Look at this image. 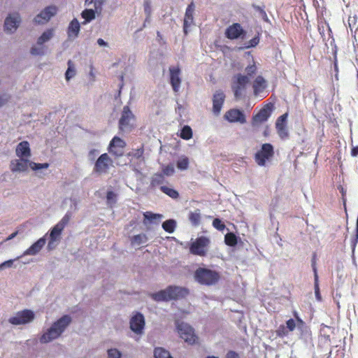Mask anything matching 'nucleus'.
<instances>
[{"mask_svg": "<svg viewBox=\"0 0 358 358\" xmlns=\"http://www.w3.org/2000/svg\"><path fill=\"white\" fill-rule=\"evenodd\" d=\"M71 322V317L69 315H63L55 321L50 327L43 331L40 337L41 343H48L58 338L66 329Z\"/></svg>", "mask_w": 358, "mask_h": 358, "instance_id": "1", "label": "nucleus"}, {"mask_svg": "<svg viewBox=\"0 0 358 358\" xmlns=\"http://www.w3.org/2000/svg\"><path fill=\"white\" fill-rule=\"evenodd\" d=\"M188 294L185 288L177 286H169L166 289L150 294L155 301H168L185 297Z\"/></svg>", "mask_w": 358, "mask_h": 358, "instance_id": "2", "label": "nucleus"}, {"mask_svg": "<svg viewBox=\"0 0 358 358\" xmlns=\"http://www.w3.org/2000/svg\"><path fill=\"white\" fill-rule=\"evenodd\" d=\"M49 164L48 163L38 164L29 161L27 158L19 157V159H13L10 162V169L12 172H24L30 167L34 171L42 169H48Z\"/></svg>", "mask_w": 358, "mask_h": 358, "instance_id": "3", "label": "nucleus"}, {"mask_svg": "<svg viewBox=\"0 0 358 358\" xmlns=\"http://www.w3.org/2000/svg\"><path fill=\"white\" fill-rule=\"evenodd\" d=\"M195 280L201 285H212L215 284L220 275L218 273L210 269L199 268L194 273Z\"/></svg>", "mask_w": 358, "mask_h": 358, "instance_id": "4", "label": "nucleus"}, {"mask_svg": "<svg viewBox=\"0 0 358 358\" xmlns=\"http://www.w3.org/2000/svg\"><path fill=\"white\" fill-rule=\"evenodd\" d=\"M250 78L247 76L238 73L233 78L231 88L236 99H240L243 95Z\"/></svg>", "mask_w": 358, "mask_h": 358, "instance_id": "5", "label": "nucleus"}, {"mask_svg": "<svg viewBox=\"0 0 358 358\" xmlns=\"http://www.w3.org/2000/svg\"><path fill=\"white\" fill-rule=\"evenodd\" d=\"M274 154L273 147L270 143H264L261 149L255 154V159L260 166H264L266 161L271 159Z\"/></svg>", "mask_w": 358, "mask_h": 358, "instance_id": "6", "label": "nucleus"}, {"mask_svg": "<svg viewBox=\"0 0 358 358\" xmlns=\"http://www.w3.org/2000/svg\"><path fill=\"white\" fill-rule=\"evenodd\" d=\"M145 325V317L141 313H136L130 318L129 328L136 336H141L144 334Z\"/></svg>", "mask_w": 358, "mask_h": 358, "instance_id": "7", "label": "nucleus"}, {"mask_svg": "<svg viewBox=\"0 0 358 358\" xmlns=\"http://www.w3.org/2000/svg\"><path fill=\"white\" fill-rule=\"evenodd\" d=\"M177 330L181 338L189 344H194L197 337L193 328L185 322L177 323Z\"/></svg>", "mask_w": 358, "mask_h": 358, "instance_id": "8", "label": "nucleus"}, {"mask_svg": "<svg viewBox=\"0 0 358 358\" xmlns=\"http://www.w3.org/2000/svg\"><path fill=\"white\" fill-rule=\"evenodd\" d=\"M113 164V160L110 159L107 153L101 155L96 159L93 172L102 175L108 172L109 168Z\"/></svg>", "mask_w": 358, "mask_h": 358, "instance_id": "9", "label": "nucleus"}, {"mask_svg": "<svg viewBox=\"0 0 358 358\" xmlns=\"http://www.w3.org/2000/svg\"><path fill=\"white\" fill-rule=\"evenodd\" d=\"M20 23L21 16L18 12L9 13L4 21V31L8 34H13Z\"/></svg>", "mask_w": 358, "mask_h": 358, "instance_id": "10", "label": "nucleus"}, {"mask_svg": "<svg viewBox=\"0 0 358 358\" xmlns=\"http://www.w3.org/2000/svg\"><path fill=\"white\" fill-rule=\"evenodd\" d=\"M34 318V313L30 310L17 312L15 315L9 318V322L14 325L25 324L31 322Z\"/></svg>", "mask_w": 358, "mask_h": 358, "instance_id": "11", "label": "nucleus"}, {"mask_svg": "<svg viewBox=\"0 0 358 358\" xmlns=\"http://www.w3.org/2000/svg\"><path fill=\"white\" fill-rule=\"evenodd\" d=\"M273 108V105L271 103L266 104L263 108H262L255 115L253 116L252 120V126L256 127L267 121L271 115Z\"/></svg>", "mask_w": 358, "mask_h": 358, "instance_id": "12", "label": "nucleus"}, {"mask_svg": "<svg viewBox=\"0 0 358 358\" xmlns=\"http://www.w3.org/2000/svg\"><path fill=\"white\" fill-rule=\"evenodd\" d=\"M134 119V115L129 107L124 106L121 117L119 121L120 129L123 132H128L131 128L130 122Z\"/></svg>", "mask_w": 358, "mask_h": 358, "instance_id": "13", "label": "nucleus"}, {"mask_svg": "<svg viewBox=\"0 0 358 358\" xmlns=\"http://www.w3.org/2000/svg\"><path fill=\"white\" fill-rule=\"evenodd\" d=\"M125 146L126 143L122 139L115 136L110 142L108 152L116 157H121L124 155Z\"/></svg>", "mask_w": 358, "mask_h": 358, "instance_id": "14", "label": "nucleus"}, {"mask_svg": "<svg viewBox=\"0 0 358 358\" xmlns=\"http://www.w3.org/2000/svg\"><path fill=\"white\" fill-rule=\"evenodd\" d=\"M209 239L201 236L198 238L190 247V252L196 255L203 256L206 254V248L209 243Z\"/></svg>", "mask_w": 358, "mask_h": 358, "instance_id": "15", "label": "nucleus"}, {"mask_svg": "<svg viewBox=\"0 0 358 358\" xmlns=\"http://www.w3.org/2000/svg\"><path fill=\"white\" fill-rule=\"evenodd\" d=\"M245 34V31L239 23H234L225 30V36L231 40L243 38Z\"/></svg>", "mask_w": 358, "mask_h": 358, "instance_id": "16", "label": "nucleus"}, {"mask_svg": "<svg viewBox=\"0 0 358 358\" xmlns=\"http://www.w3.org/2000/svg\"><path fill=\"white\" fill-rule=\"evenodd\" d=\"M56 13V7L48 6L34 17V22L36 24H44L50 20Z\"/></svg>", "mask_w": 358, "mask_h": 358, "instance_id": "17", "label": "nucleus"}, {"mask_svg": "<svg viewBox=\"0 0 358 358\" xmlns=\"http://www.w3.org/2000/svg\"><path fill=\"white\" fill-rule=\"evenodd\" d=\"M224 118L229 122H238L244 124L246 122V118L243 111L238 109H231L226 112Z\"/></svg>", "mask_w": 358, "mask_h": 358, "instance_id": "18", "label": "nucleus"}, {"mask_svg": "<svg viewBox=\"0 0 358 358\" xmlns=\"http://www.w3.org/2000/svg\"><path fill=\"white\" fill-rule=\"evenodd\" d=\"M225 100V94L221 90L215 91L213 96V112L215 115L220 113Z\"/></svg>", "mask_w": 358, "mask_h": 358, "instance_id": "19", "label": "nucleus"}, {"mask_svg": "<svg viewBox=\"0 0 358 358\" xmlns=\"http://www.w3.org/2000/svg\"><path fill=\"white\" fill-rule=\"evenodd\" d=\"M296 320L294 319H289L286 322V327L289 331H294L296 328L301 331L303 334L306 331L307 327L306 323L298 316L297 313H294Z\"/></svg>", "mask_w": 358, "mask_h": 358, "instance_id": "20", "label": "nucleus"}, {"mask_svg": "<svg viewBox=\"0 0 358 358\" xmlns=\"http://www.w3.org/2000/svg\"><path fill=\"white\" fill-rule=\"evenodd\" d=\"M62 231L63 229L58 227L57 224L52 227L49 234V240L48 243V250H52L55 248L60 240Z\"/></svg>", "mask_w": 358, "mask_h": 358, "instance_id": "21", "label": "nucleus"}, {"mask_svg": "<svg viewBox=\"0 0 358 358\" xmlns=\"http://www.w3.org/2000/svg\"><path fill=\"white\" fill-rule=\"evenodd\" d=\"M194 3L189 4L186 8L183 23V31L185 35L189 32V27L194 23Z\"/></svg>", "mask_w": 358, "mask_h": 358, "instance_id": "22", "label": "nucleus"}, {"mask_svg": "<svg viewBox=\"0 0 358 358\" xmlns=\"http://www.w3.org/2000/svg\"><path fill=\"white\" fill-rule=\"evenodd\" d=\"M170 82L173 90L178 92L180 90L181 78L180 77V70L178 67L172 66L169 68Z\"/></svg>", "mask_w": 358, "mask_h": 358, "instance_id": "23", "label": "nucleus"}, {"mask_svg": "<svg viewBox=\"0 0 358 358\" xmlns=\"http://www.w3.org/2000/svg\"><path fill=\"white\" fill-rule=\"evenodd\" d=\"M47 235L48 234H45L43 237L39 238L34 244H32L28 249H27L24 252L22 256L37 255L45 245Z\"/></svg>", "mask_w": 358, "mask_h": 358, "instance_id": "24", "label": "nucleus"}, {"mask_svg": "<svg viewBox=\"0 0 358 358\" xmlns=\"http://www.w3.org/2000/svg\"><path fill=\"white\" fill-rule=\"evenodd\" d=\"M16 155L18 157L28 158L31 155L29 144L27 141L20 143L15 150Z\"/></svg>", "mask_w": 358, "mask_h": 358, "instance_id": "25", "label": "nucleus"}, {"mask_svg": "<svg viewBox=\"0 0 358 358\" xmlns=\"http://www.w3.org/2000/svg\"><path fill=\"white\" fill-rule=\"evenodd\" d=\"M144 220L143 224L146 225L148 222L158 224L160 220L162 218V215L153 213L152 212L147 211L143 213Z\"/></svg>", "mask_w": 358, "mask_h": 358, "instance_id": "26", "label": "nucleus"}, {"mask_svg": "<svg viewBox=\"0 0 358 358\" xmlns=\"http://www.w3.org/2000/svg\"><path fill=\"white\" fill-rule=\"evenodd\" d=\"M266 87V80L261 76H258L253 83L254 94L258 95L260 92H263Z\"/></svg>", "mask_w": 358, "mask_h": 358, "instance_id": "27", "label": "nucleus"}, {"mask_svg": "<svg viewBox=\"0 0 358 358\" xmlns=\"http://www.w3.org/2000/svg\"><path fill=\"white\" fill-rule=\"evenodd\" d=\"M80 26L77 19H73L68 27V36L69 38H75L78 36Z\"/></svg>", "mask_w": 358, "mask_h": 358, "instance_id": "28", "label": "nucleus"}, {"mask_svg": "<svg viewBox=\"0 0 358 358\" xmlns=\"http://www.w3.org/2000/svg\"><path fill=\"white\" fill-rule=\"evenodd\" d=\"M54 36V29H48L45 30L37 40V45H41L48 42Z\"/></svg>", "mask_w": 358, "mask_h": 358, "instance_id": "29", "label": "nucleus"}, {"mask_svg": "<svg viewBox=\"0 0 358 358\" xmlns=\"http://www.w3.org/2000/svg\"><path fill=\"white\" fill-rule=\"evenodd\" d=\"M165 182V178L162 173H155L151 178L150 187L155 188L159 185L162 186Z\"/></svg>", "mask_w": 358, "mask_h": 358, "instance_id": "30", "label": "nucleus"}, {"mask_svg": "<svg viewBox=\"0 0 358 358\" xmlns=\"http://www.w3.org/2000/svg\"><path fill=\"white\" fill-rule=\"evenodd\" d=\"M160 190L173 199H177L179 197V193L176 189H173L171 187H168L166 185L160 186Z\"/></svg>", "mask_w": 358, "mask_h": 358, "instance_id": "31", "label": "nucleus"}, {"mask_svg": "<svg viewBox=\"0 0 358 358\" xmlns=\"http://www.w3.org/2000/svg\"><path fill=\"white\" fill-rule=\"evenodd\" d=\"M176 221L173 219L166 220L162 224V228L164 230L169 234L173 233L176 227Z\"/></svg>", "mask_w": 358, "mask_h": 358, "instance_id": "32", "label": "nucleus"}, {"mask_svg": "<svg viewBox=\"0 0 358 358\" xmlns=\"http://www.w3.org/2000/svg\"><path fill=\"white\" fill-rule=\"evenodd\" d=\"M148 241V236L145 234H141L133 236L131 238V244L133 245H141L145 243Z\"/></svg>", "mask_w": 358, "mask_h": 358, "instance_id": "33", "label": "nucleus"}, {"mask_svg": "<svg viewBox=\"0 0 358 358\" xmlns=\"http://www.w3.org/2000/svg\"><path fill=\"white\" fill-rule=\"evenodd\" d=\"M276 129L278 131V134L281 138H287L288 136L287 129L286 127V124L284 122H280V121L276 122Z\"/></svg>", "mask_w": 358, "mask_h": 358, "instance_id": "34", "label": "nucleus"}, {"mask_svg": "<svg viewBox=\"0 0 358 358\" xmlns=\"http://www.w3.org/2000/svg\"><path fill=\"white\" fill-rule=\"evenodd\" d=\"M155 358H173L169 352L162 348H156L154 351Z\"/></svg>", "mask_w": 358, "mask_h": 358, "instance_id": "35", "label": "nucleus"}, {"mask_svg": "<svg viewBox=\"0 0 358 358\" xmlns=\"http://www.w3.org/2000/svg\"><path fill=\"white\" fill-rule=\"evenodd\" d=\"M30 52L32 55L35 56L44 55L45 54V47L43 45H38L36 44V45L31 47Z\"/></svg>", "mask_w": 358, "mask_h": 358, "instance_id": "36", "label": "nucleus"}, {"mask_svg": "<svg viewBox=\"0 0 358 358\" xmlns=\"http://www.w3.org/2000/svg\"><path fill=\"white\" fill-rule=\"evenodd\" d=\"M180 136L185 140H189L192 137V130L188 125L184 126L181 131Z\"/></svg>", "mask_w": 358, "mask_h": 358, "instance_id": "37", "label": "nucleus"}, {"mask_svg": "<svg viewBox=\"0 0 358 358\" xmlns=\"http://www.w3.org/2000/svg\"><path fill=\"white\" fill-rule=\"evenodd\" d=\"M224 242L227 245L235 246L237 244V236L233 233H227L224 236Z\"/></svg>", "mask_w": 358, "mask_h": 358, "instance_id": "38", "label": "nucleus"}, {"mask_svg": "<svg viewBox=\"0 0 358 358\" xmlns=\"http://www.w3.org/2000/svg\"><path fill=\"white\" fill-rule=\"evenodd\" d=\"M189 166V159L187 157L182 156L177 162V167L181 171L187 170Z\"/></svg>", "mask_w": 358, "mask_h": 358, "instance_id": "39", "label": "nucleus"}, {"mask_svg": "<svg viewBox=\"0 0 358 358\" xmlns=\"http://www.w3.org/2000/svg\"><path fill=\"white\" fill-rule=\"evenodd\" d=\"M107 358H122V352L115 348L107 350Z\"/></svg>", "mask_w": 358, "mask_h": 358, "instance_id": "40", "label": "nucleus"}, {"mask_svg": "<svg viewBox=\"0 0 358 358\" xmlns=\"http://www.w3.org/2000/svg\"><path fill=\"white\" fill-rule=\"evenodd\" d=\"M81 15L85 20V22H89L95 18V12L93 9H85Z\"/></svg>", "mask_w": 358, "mask_h": 358, "instance_id": "41", "label": "nucleus"}, {"mask_svg": "<svg viewBox=\"0 0 358 358\" xmlns=\"http://www.w3.org/2000/svg\"><path fill=\"white\" fill-rule=\"evenodd\" d=\"M189 219L192 224L196 226L199 224L201 220V214L199 210L194 212H191L189 215Z\"/></svg>", "mask_w": 358, "mask_h": 358, "instance_id": "42", "label": "nucleus"}, {"mask_svg": "<svg viewBox=\"0 0 358 358\" xmlns=\"http://www.w3.org/2000/svg\"><path fill=\"white\" fill-rule=\"evenodd\" d=\"M144 12L146 15V21H149L152 15V1L151 0H145L143 3Z\"/></svg>", "mask_w": 358, "mask_h": 358, "instance_id": "43", "label": "nucleus"}, {"mask_svg": "<svg viewBox=\"0 0 358 358\" xmlns=\"http://www.w3.org/2000/svg\"><path fill=\"white\" fill-rule=\"evenodd\" d=\"M143 155V150L142 148L137 149L134 152L129 153V156L132 157V162L134 161V159H136L137 161H140L141 163H143L144 161Z\"/></svg>", "mask_w": 358, "mask_h": 358, "instance_id": "44", "label": "nucleus"}, {"mask_svg": "<svg viewBox=\"0 0 358 358\" xmlns=\"http://www.w3.org/2000/svg\"><path fill=\"white\" fill-rule=\"evenodd\" d=\"M68 66H69L68 69L65 73V77H66V80H69L71 78L74 77V76L76 75L75 69L73 66L71 61H69Z\"/></svg>", "mask_w": 358, "mask_h": 358, "instance_id": "45", "label": "nucleus"}, {"mask_svg": "<svg viewBox=\"0 0 358 358\" xmlns=\"http://www.w3.org/2000/svg\"><path fill=\"white\" fill-rule=\"evenodd\" d=\"M71 217V213L70 212H67L66 215L62 217V219L57 224V225L64 230V227L69 223Z\"/></svg>", "mask_w": 358, "mask_h": 358, "instance_id": "46", "label": "nucleus"}, {"mask_svg": "<svg viewBox=\"0 0 358 358\" xmlns=\"http://www.w3.org/2000/svg\"><path fill=\"white\" fill-rule=\"evenodd\" d=\"M259 43V38L258 36H255L251 40H250L248 42L245 43L244 47L240 48L239 49L243 50L244 48L248 49V48H254L256 45H257Z\"/></svg>", "mask_w": 358, "mask_h": 358, "instance_id": "47", "label": "nucleus"}, {"mask_svg": "<svg viewBox=\"0 0 358 358\" xmlns=\"http://www.w3.org/2000/svg\"><path fill=\"white\" fill-rule=\"evenodd\" d=\"M213 226L219 231H223L226 226L219 218H215L213 221Z\"/></svg>", "mask_w": 358, "mask_h": 358, "instance_id": "48", "label": "nucleus"}, {"mask_svg": "<svg viewBox=\"0 0 358 358\" xmlns=\"http://www.w3.org/2000/svg\"><path fill=\"white\" fill-rule=\"evenodd\" d=\"M246 73H247V76L249 78V76H252L254 74L256 73L257 72V66L255 64V62H253L252 64H250L248 65L245 69Z\"/></svg>", "mask_w": 358, "mask_h": 358, "instance_id": "49", "label": "nucleus"}, {"mask_svg": "<svg viewBox=\"0 0 358 358\" xmlns=\"http://www.w3.org/2000/svg\"><path fill=\"white\" fill-rule=\"evenodd\" d=\"M117 195L113 191L107 192L106 199L108 204L112 205L116 202Z\"/></svg>", "mask_w": 358, "mask_h": 358, "instance_id": "50", "label": "nucleus"}, {"mask_svg": "<svg viewBox=\"0 0 358 358\" xmlns=\"http://www.w3.org/2000/svg\"><path fill=\"white\" fill-rule=\"evenodd\" d=\"M289 332L286 326L284 325H280L276 331L277 335L280 337L287 336Z\"/></svg>", "mask_w": 358, "mask_h": 358, "instance_id": "51", "label": "nucleus"}, {"mask_svg": "<svg viewBox=\"0 0 358 358\" xmlns=\"http://www.w3.org/2000/svg\"><path fill=\"white\" fill-rule=\"evenodd\" d=\"M253 8L256 11H257L259 13L260 17L264 20L268 21V17L266 15V13L265 12L264 8L259 6H253Z\"/></svg>", "mask_w": 358, "mask_h": 358, "instance_id": "52", "label": "nucleus"}, {"mask_svg": "<svg viewBox=\"0 0 358 358\" xmlns=\"http://www.w3.org/2000/svg\"><path fill=\"white\" fill-rule=\"evenodd\" d=\"M174 167L173 165L169 164L166 166L164 167L162 169V174L164 176H170L174 173Z\"/></svg>", "mask_w": 358, "mask_h": 358, "instance_id": "53", "label": "nucleus"}, {"mask_svg": "<svg viewBox=\"0 0 358 358\" xmlns=\"http://www.w3.org/2000/svg\"><path fill=\"white\" fill-rule=\"evenodd\" d=\"M312 267H313V271L314 272V287H315L316 285H319L318 275H317V268L315 266V259H313L312 260Z\"/></svg>", "mask_w": 358, "mask_h": 358, "instance_id": "54", "label": "nucleus"}, {"mask_svg": "<svg viewBox=\"0 0 358 358\" xmlns=\"http://www.w3.org/2000/svg\"><path fill=\"white\" fill-rule=\"evenodd\" d=\"M14 261L15 259H9L0 264V271L11 268L13 265Z\"/></svg>", "mask_w": 358, "mask_h": 358, "instance_id": "55", "label": "nucleus"}, {"mask_svg": "<svg viewBox=\"0 0 358 358\" xmlns=\"http://www.w3.org/2000/svg\"><path fill=\"white\" fill-rule=\"evenodd\" d=\"M144 164V162L142 163L140 161H137L136 164L134 161L132 162L131 166H133V170L136 171L137 173H141L142 165Z\"/></svg>", "mask_w": 358, "mask_h": 358, "instance_id": "56", "label": "nucleus"}, {"mask_svg": "<svg viewBox=\"0 0 358 358\" xmlns=\"http://www.w3.org/2000/svg\"><path fill=\"white\" fill-rule=\"evenodd\" d=\"M99 153V150L96 149H92L88 153V158L90 160H94L95 157Z\"/></svg>", "mask_w": 358, "mask_h": 358, "instance_id": "57", "label": "nucleus"}, {"mask_svg": "<svg viewBox=\"0 0 358 358\" xmlns=\"http://www.w3.org/2000/svg\"><path fill=\"white\" fill-rule=\"evenodd\" d=\"M314 288H315V297H316L317 300L320 301L321 300V296H320V294L319 285L315 286Z\"/></svg>", "mask_w": 358, "mask_h": 358, "instance_id": "58", "label": "nucleus"}, {"mask_svg": "<svg viewBox=\"0 0 358 358\" xmlns=\"http://www.w3.org/2000/svg\"><path fill=\"white\" fill-rule=\"evenodd\" d=\"M226 358H238V355L234 351H230L227 354Z\"/></svg>", "mask_w": 358, "mask_h": 358, "instance_id": "59", "label": "nucleus"}, {"mask_svg": "<svg viewBox=\"0 0 358 358\" xmlns=\"http://www.w3.org/2000/svg\"><path fill=\"white\" fill-rule=\"evenodd\" d=\"M97 44L99 45V46H104V47H108V44L107 42H106L102 38H99L97 40Z\"/></svg>", "mask_w": 358, "mask_h": 358, "instance_id": "60", "label": "nucleus"}, {"mask_svg": "<svg viewBox=\"0 0 358 358\" xmlns=\"http://www.w3.org/2000/svg\"><path fill=\"white\" fill-rule=\"evenodd\" d=\"M287 117V114L285 113V114L282 115L281 116H280L277 121H280V122L285 123Z\"/></svg>", "mask_w": 358, "mask_h": 358, "instance_id": "61", "label": "nucleus"}, {"mask_svg": "<svg viewBox=\"0 0 358 358\" xmlns=\"http://www.w3.org/2000/svg\"><path fill=\"white\" fill-rule=\"evenodd\" d=\"M351 155L353 157H356L358 155V146L354 147L351 150Z\"/></svg>", "mask_w": 358, "mask_h": 358, "instance_id": "62", "label": "nucleus"}, {"mask_svg": "<svg viewBox=\"0 0 358 358\" xmlns=\"http://www.w3.org/2000/svg\"><path fill=\"white\" fill-rule=\"evenodd\" d=\"M7 100L8 97L6 96L0 97V106H2Z\"/></svg>", "mask_w": 358, "mask_h": 358, "instance_id": "63", "label": "nucleus"}, {"mask_svg": "<svg viewBox=\"0 0 358 358\" xmlns=\"http://www.w3.org/2000/svg\"><path fill=\"white\" fill-rule=\"evenodd\" d=\"M94 0H85V3L90 4L94 2Z\"/></svg>", "mask_w": 358, "mask_h": 358, "instance_id": "64", "label": "nucleus"}]
</instances>
